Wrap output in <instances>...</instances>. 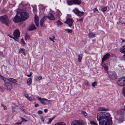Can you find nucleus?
Instances as JSON below:
<instances>
[{
  "label": "nucleus",
  "mask_w": 125,
  "mask_h": 125,
  "mask_svg": "<svg viewBox=\"0 0 125 125\" xmlns=\"http://www.w3.org/2000/svg\"><path fill=\"white\" fill-rule=\"evenodd\" d=\"M108 113L100 112L97 115V120L99 121V125H112V118Z\"/></svg>",
  "instance_id": "obj_1"
},
{
  "label": "nucleus",
  "mask_w": 125,
  "mask_h": 125,
  "mask_svg": "<svg viewBox=\"0 0 125 125\" xmlns=\"http://www.w3.org/2000/svg\"><path fill=\"white\" fill-rule=\"evenodd\" d=\"M6 85L7 88L9 90H10L11 87L12 86L10 84L8 83L6 84Z\"/></svg>",
  "instance_id": "obj_26"
},
{
  "label": "nucleus",
  "mask_w": 125,
  "mask_h": 125,
  "mask_svg": "<svg viewBox=\"0 0 125 125\" xmlns=\"http://www.w3.org/2000/svg\"><path fill=\"white\" fill-rule=\"evenodd\" d=\"M84 84L85 85L88 87L90 86V84L87 81H84Z\"/></svg>",
  "instance_id": "obj_31"
},
{
  "label": "nucleus",
  "mask_w": 125,
  "mask_h": 125,
  "mask_svg": "<svg viewBox=\"0 0 125 125\" xmlns=\"http://www.w3.org/2000/svg\"><path fill=\"white\" fill-rule=\"evenodd\" d=\"M89 36L91 38H94L95 36V34L91 32L89 33Z\"/></svg>",
  "instance_id": "obj_23"
},
{
  "label": "nucleus",
  "mask_w": 125,
  "mask_h": 125,
  "mask_svg": "<svg viewBox=\"0 0 125 125\" xmlns=\"http://www.w3.org/2000/svg\"><path fill=\"white\" fill-rule=\"evenodd\" d=\"M90 123L92 125H97L96 123L93 121H90Z\"/></svg>",
  "instance_id": "obj_34"
},
{
  "label": "nucleus",
  "mask_w": 125,
  "mask_h": 125,
  "mask_svg": "<svg viewBox=\"0 0 125 125\" xmlns=\"http://www.w3.org/2000/svg\"><path fill=\"white\" fill-rule=\"evenodd\" d=\"M98 111H107L108 110V109L106 108L105 107H99L97 109Z\"/></svg>",
  "instance_id": "obj_18"
},
{
  "label": "nucleus",
  "mask_w": 125,
  "mask_h": 125,
  "mask_svg": "<svg viewBox=\"0 0 125 125\" xmlns=\"http://www.w3.org/2000/svg\"><path fill=\"white\" fill-rule=\"evenodd\" d=\"M48 111V109H45L44 110V112L45 113L47 112Z\"/></svg>",
  "instance_id": "obj_52"
},
{
  "label": "nucleus",
  "mask_w": 125,
  "mask_h": 125,
  "mask_svg": "<svg viewBox=\"0 0 125 125\" xmlns=\"http://www.w3.org/2000/svg\"><path fill=\"white\" fill-rule=\"evenodd\" d=\"M71 125H82V123L79 121L75 120L72 122Z\"/></svg>",
  "instance_id": "obj_12"
},
{
  "label": "nucleus",
  "mask_w": 125,
  "mask_h": 125,
  "mask_svg": "<svg viewBox=\"0 0 125 125\" xmlns=\"http://www.w3.org/2000/svg\"><path fill=\"white\" fill-rule=\"evenodd\" d=\"M83 20V18H82L80 19L79 21L81 22H82Z\"/></svg>",
  "instance_id": "obj_49"
},
{
  "label": "nucleus",
  "mask_w": 125,
  "mask_h": 125,
  "mask_svg": "<svg viewBox=\"0 0 125 125\" xmlns=\"http://www.w3.org/2000/svg\"><path fill=\"white\" fill-rule=\"evenodd\" d=\"M36 27H35L34 25L32 24H31L29 27L28 30L29 31H32L33 30L36 29Z\"/></svg>",
  "instance_id": "obj_16"
},
{
  "label": "nucleus",
  "mask_w": 125,
  "mask_h": 125,
  "mask_svg": "<svg viewBox=\"0 0 125 125\" xmlns=\"http://www.w3.org/2000/svg\"><path fill=\"white\" fill-rule=\"evenodd\" d=\"M49 39H50V40L51 41H53V40L52 39V38L51 37H49Z\"/></svg>",
  "instance_id": "obj_55"
},
{
  "label": "nucleus",
  "mask_w": 125,
  "mask_h": 125,
  "mask_svg": "<svg viewBox=\"0 0 125 125\" xmlns=\"http://www.w3.org/2000/svg\"><path fill=\"white\" fill-rule=\"evenodd\" d=\"M110 15H111L112 14V13L110 12Z\"/></svg>",
  "instance_id": "obj_64"
},
{
  "label": "nucleus",
  "mask_w": 125,
  "mask_h": 125,
  "mask_svg": "<svg viewBox=\"0 0 125 125\" xmlns=\"http://www.w3.org/2000/svg\"><path fill=\"white\" fill-rule=\"evenodd\" d=\"M55 38V36L54 35L52 36V38L53 39H54Z\"/></svg>",
  "instance_id": "obj_61"
},
{
  "label": "nucleus",
  "mask_w": 125,
  "mask_h": 125,
  "mask_svg": "<svg viewBox=\"0 0 125 125\" xmlns=\"http://www.w3.org/2000/svg\"><path fill=\"white\" fill-rule=\"evenodd\" d=\"M67 3L69 5L73 4H80L81 3V0H67Z\"/></svg>",
  "instance_id": "obj_3"
},
{
  "label": "nucleus",
  "mask_w": 125,
  "mask_h": 125,
  "mask_svg": "<svg viewBox=\"0 0 125 125\" xmlns=\"http://www.w3.org/2000/svg\"><path fill=\"white\" fill-rule=\"evenodd\" d=\"M20 32L18 29H16L13 31V34L14 37L16 38H18L20 37Z\"/></svg>",
  "instance_id": "obj_9"
},
{
  "label": "nucleus",
  "mask_w": 125,
  "mask_h": 125,
  "mask_svg": "<svg viewBox=\"0 0 125 125\" xmlns=\"http://www.w3.org/2000/svg\"><path fill=\"white\" fill-rule=\"evenodd\" d=\"M55 118V117L53 116L51 118L49 119V121L47 122V123L48 124H50Z\"/></svg>",
  "instance_id": "obj_28"
},
{
  "label": "nucleus",
  "mask_w": 125,
  "mask_h": 125,
  "mask_svg": "<svg viewBox=\"0 0 125 125\" xmlns=\"http://www.w3.org/2000/svg\"><path fill=\"white\" fill-rule=\"evenodd\" d=\"M73 11L74 12L77 16H81L83 14V12H81L79 11V10L77 8H75L74 9Z\"/></svg>",
  "instance_id": "obj_6"
},
{
  "label": "nucleus",
  "mask_w": 125,
  "mask_h": 125,
  "mask_svg": "<svg viewBox=\"0 0 125 125\" xmlns=\"http://www.w3.org/2000/svg\"><path fill=\"white\" fill-rule=\"evenodd\" d=\"M124 120V119H121V121L120 122L121 123V122H122Z\"/></svg>",
  "instance_id": "obj_60"
},
{
  "label": "nucleus",
  "mask_w": 125,
  "mask_h": 125,
  "mask_svg": "<svg viewBox=\"0 0 125 125\" xmlns=\"http://www.w3.org/2000/svg\"><path fill=\"white\" fill-rule=\"evenodd\" d=\"M0 91L1 92H2L3 91V89L2 88L0 87Z\"/></svg>",
  "instance_id": "obj_57"
},
{
  "label": "nucleus",
  "mask_w": 125,
  "mask_h": 125,
  "mask_svg": "<svg viewBox=\"0 0 125 125\" xmlns=\"http://www.w3.org/2000/svg\"><path fill=\"white\" fill-rule=\"evenodd\" d=\"M39 106V105L38 104H36L34 105V106L35 107H37V106Z\"/></svg>",
  "instance_id": "obj_50"
},
{
  "label": "nucleus",
  "mask_w": 125,
  "mask_h": 125,
  "mask_svg": "<svg viewBox=\"0 0 125 125\" xmlns=\"http://www.w3.org/2000/svg\"><path fill=\"white\" fill-rule=\"evenodd\" d=\"M42 79V77L41 76H39L37 77V78L36 79V80H40Z\"/></svg>",
  "instance_id": "obj_39"
},
{
  "label": "nucleus",
  "mask_w": 125,
  "mask_h": 125,
  "mask_svg": "<svg viewBox=\"0 0 125 125\" xmlns=\"http://www.w3.org/2000/svg\"><path fill=\"white\" fill-rule=\"evenodd\" d=\"M93 11L94 12L97 11V12H98V11L97 8H94L93 9Z\"/></svg>",
  "instance_id": "obj_43"
},
{
  "label": "nucleus",
  "mask_w": 125,
  "mask_h": 125,
  "mask_svg": "<svg viewBox=\"0 0 125 125\" xmlns=\"http://www.w3.org/2000/svg\"><path fill=\"white\" fill-rule=\"evenodd\" d=\"M19 14L21 15V19L23 21H25L29 17V13L24 11L20 12Z\"/></svg>",
  "instance_id": "obj_4"
},
{
  "label": "nucleus",
  "mask_w": 125,
  "mask_h": 125,
  "mask_svg": "<svg viewBox=\"0 0 125 125\" xmlns=\"http://www.w3.org/2000/svg\"><path fill=\"white\" fill-rule=\"evenodd\" d=\"M26 75L28 77H31V76L30 74L27 75Z\"/></svg>",
  "instance_id": "obj_53"
},
{
  "label": "nucleus",
  "mask_w": 125,
  "mask_h": 125,
  "mask_svg": "<svg viewBox=\"0 0 125 125\" xmlns=\"http://www.w3.org/2000/svg\"><path fill=\"white\" fill-rule=\"evenodd\" d=\"M120 51L122 53H125V44L121 47Z\"/></svg>",
  "instance_id": "obj_20"
},
{
  "label": "nucleus",
  "mask_w": 125,
  "mask_h": 125,
  "mask_svg": "<svg viewBox=\"0 0 125 125\" xmlns=\"http://www.w3.org/2000/svg\"><path fill=\"white\" fill-rule=\"evenodd\" d=\"M111 78H112L113 79H116V77L115 75L114 76L113 75H112L111 76Z\"/></svg>",
  "instance_id": "obj_42"
},
{
  "label": "nucleus",
  "mask_w": 125,
  "mask_h": 125,
  "mask_svg": "<svg viewBox=\"0 0 125 125\" xmlns=\"http://www.w3.org/2000/svg\"><path fill=\"white\" fill-rule=\"evenodd\" d=\"M107 6L106 7H105L103 8H102V11L103 12H104L107 9Z\"/></svg>",
  "instance_id": "obj_37"
},
{
  "label": "nucleus",
  "mask_w": 125,
  "mask_h": 125,
  "mask_svg": "<svg viewBox=\"0 0 125 125\" xmlns=\"http://www.w3.org/2000/svg\"><path fill=\"white\" fill-rule=\"evenodd\" d=\"M18 38H15V37H13V39L14 40L17 42H18V39H17Z\"/></svg>",
  "instance_id": "obj_48"
},
{
  "label": "nucleus",
  "mask_w": 125,
  "mask_h": 125,
  "mask_svg": "<svg viewBox=\"0 0 125 125\" xmlns=\"http://www.w3.org/2000/svg\"><path fill=\"white\" fill-rule=\"evenodd\" d=\"M30 39V36L27 34H26V35L25 37V40L26 41L28 40H29Z\"/></svg>",
  "instance_id": "obj_32"
},
{
  "label": "nucleus",
  "mask_w": 125,
  "mask_h": 125,
  "mask_svg": "<svg viewBox=\"0 0 125 125\" xmlns=\"http://www.w3.org/2000/svg\"><path fill=\"white\" fill-rule=\"evenodd\" d=\"M9 81L13 83H15L17 82L16 80L13 78H9Z\"/></svg>",
  "instance_id": "obj_24"
},
{
  "label": "nucleus",
  "mask_w": 125,
  "mask_h": 125,
  "mask_svg": "<svg viewBox=\"0 0 125 125\" xmlns=\"http://www.w3.org/2000/svg\"><path fill=\"white\" fill-rule=\"evenodd\" d=\"M27 99L29 100V101H32L33 99H32V98L31 97H28Z\"/></svg>",
  "instance_id": "obj_36"
},
{
  "label": "nucleus",
  "mask_w": 125,
  "mask_h": 125,
  "mask_svg": "<svg viewBox=\"0 0 125 125\" xmlns=\"http://www.w3.org/2000/svg\"><path fill=\"white\" fill-rule=\"evenodd\" d=\"M54 125H66V124L63 122H60L56 123Z\"/></svg>",
  "instance_id": "obj_25"
},
{
  "label": "nucleus",
  "mask_w": 125,
  "mask_h": 125,
  "mask_svg": "<svg viewBox=\"0 0 125 125\" xmlns=\"http://www.w3.org/2000/svg\"><path fill=\"white\" fill-rule=\"evenodd\" d=\"M82 113L84 115V116H86L87 115V113L85 112H82Z\"/></svg>",
  "instance_id": "obj_44"
},
{
  "label": "nucleus",
  "mask_w": 125,
  "mask_h": 125,
  "mask_svg": "<svg viewBox=\"0 0 125 125\" xmlns=\"http://www.w3.org/2000/svg\"><path fill=\"white\" fill-rule=\"evenodd\" d=\"M0 21L7 26L10 22V20L8 18V16L5 15L0 16Z\"/></svg>",
  "instance_id": "obj_2"
},
{
  "label": "nucleus",
  "mask_w": 125,
  "mask_h": 125,
  "mask_svg": "<svg viewBox=\"0 0 125 125\" xmlns=\"http://www.w3.org/2000/svg\"><path fill=\"white\" fill-rule=\"evenodd\" d=\"M37 98L38 100H39L40 101V102L42 104L44 105H45L46 104V103L45 102H43L44 101H46L48 102H49L50 101L49 100H48L44 98L42 99L40 97H38Z\"/></svg>",
  "instance_id": "obj_11"
},
{
  "label": "nucleus",
  "mask_w": 125,
  "mask_h": 125,
  "mask_svg": "<svg viewBox=\"0 0 125 125\" xmlns=\"http://www.w3.org/2000/svg\"><path fill=\"white\" fill-rule=\"evenodd\" d=\"M32 83L31 79L30 78H29L27 81V83L28 85H30Z\"/></svg>",
  "instance_id": "obj_27"
},
{
  "label": "nucleus",
  "mask_w": 125,
  "mask_h": 125,
  "mask_svg": "<svg viewBox=\"0 0 125 125\" xmlns=\"http://www.w3.org/2000/svg\"><path fill=\"white\" fill-rule=\"evenodd\" d=\"M47 18L50 20H53L55 19L53 15L51 13H50L47 16Z\"/></svg>",
  "instance_id": "obj_15"
},
{
  "label": "nucleus",
  "mask_w": 125,
  "mask_h": 125,
  "mask_svg": "<svg viewBox=\"0 0 125 125\" xmlns=\"http://www.w3.org/2000/svg\"><path fill=\"white\" fill-rule=\"evenodd\" d=\"M38 21V17L37 15H35L34 17V22L36 26L37 27L39 26Z\"/></svg>",
  "instance_id": "obj_14"
},
{
  "label": "nucleus",
  "mask_w": 125,
  "mask_h": 125,
  "mask_svg": "<svg viewBox=\"0 0 125 125\" xmlns=\"http://www.w3.org/2000/svg\"><path fill=\"white\" fill-rule=\"evenodd\" d=\"M0 78L3 80L5 82H6V81L7 80V79L1 75H0Z\"/></svg>",
  "instance_id": "obj_29"
},
{
  "label": "nucleus",
  "mask_w": 125,
  "mask_h": 125,
  "mask_svg": "<svg viewBox=\"0 0 125 125\" xmlns=\"http://www.w3.org/2000/svg\"><path fill=\"white\" fill-rule=\"evenodd\" d=\"M21 118L22 119V121L21 122V123H22V122L23 121L26 122L27 121V120H25L24 118H22V117H21Z\"/></svg>",
  "instance_id": "obj_40"
},
{
  "label": "nucleus",
  "mask_w": 125,
  "mask_h": 125,
  "mask_svg": "<svg viewBox=\"0 0 125 125\" xmlns=\"http://www.w3.org/2000/svg\"><path fill=\"white\" fill-rule=\"evenodd\" d=\"M124 53V54L123 55V57H124V59L125 60V53Z\"/></svg>",
  "instance_id": "obj_59"
},
{
  "label": "nucleus",
  "mask_w": 125,
  "mask_h": 125,
  "mask_svg": "<svg viewBox=\"0 0 125 125\" xmlns=\"http://www.w3.org/2000/svg\"><path fill=\"white\" fill-rule=\"evenodd\" d=\"M8 35L9 36L10 38H11L13 39L14 37L12 36H11L10 34H8Z\"/></svg>",
  "instance_id": "obj_51"
},
{
  "label": "nucleus",
  "mask_w": 125,
  "mask_h": 125,
  "mask_svg": "<svg viewBox=\"0 0 125 125\" xmlns=\"http://www.w3.org/2000/svg\"><path fill=\"white\" fill-rule=\"evenodd\" d=\"M117 82L120 86H122L125 85V77L120 78L117 81Z\"/></svg>",
  "instance_id": "obj_5"
},
{
  "label": "nucleus",
  "mask_w": 125,
  "mask_h": 125,
  "mask_svg": "<svg viewBox=\"0 0 125 125\" xmlns=\"http://www.w3.org/2000/svg\"><path fill=\"white\" fill-rule=\"evenodd\" d=\"M110 54L109 53H106L103 56L102 58V62H103L104 61L110 58Z\"/></svg>",
  "instance_id": "obj_10"
},
{
  "label": "nucleus",
  "mask_w": 125,
  "mask_h": 125,
  "mask_svg": "<svg viewBox=\"0 0 125 125\" xmlns=\"http://www.w3.org/2000/svg\"><path fill=\"white\" fill-rule=\"evenodd\" d=\"M124 109H121L119 111H118L117 112V113L119 115H122L124 113Z\"/></svg>",
  "instance_id": "obj_22"
},
{
  "label": "nucleus",
  "mask_w": 125,
  "mask_h": 125,
  "mask_svg": "<svg viewBox=\"0 0 125 125\" xmlns=\"http://www.w3.org/2000/svg\"><path fill=\"white\" fill-rule=\"evenodd\" d=\"M83 54L81 53L78 55V60L79 62H81Z\"/></svg>",
  "instance_id": "obj_21"
},
{
  "label": "nucleus",
  "mask_w": 125,
  "mask_h": 125,
  "mask_svg": "<svg viewBox=\"0 0 125 125\" xmlns=\"http://www.w3.org/2000/svg\"><path fill=\"white\" fill-rule=\"evenodd\" d=\"M19 52L21 53L24 55H25V50L23 48H20L19 50Z\"/></svg>",
  "instance_id": "obj_17"
},
{
  "label": "nucleus",
  "mask_w": 125,
  "mask_h": 125,
  "mask_svg": "<svg viewBox=\"0 0 125 125\" xmlns=\"http://www.w3.org/2000/svg\"><path fill=\"white\" fill-rule=\"evenodd\" d=\"M101 65L102 67V68L104 69L105 70L107 71L108 70V67L107 66H106L105 64L103 63V62H102V61H101Z\"/></svg>",
  "instance_id": "obj_19"
},
{
  "label": "nucleus",
  "mask_w": 125,
  "mask_h": 125,
  "mask_svg": "<svg viewBox=\"0 0 125 125\" xmlns=\"http://www.w3.org/2000/svg\"><path fill=\"white\" fill-rule=\"evenodd\" d=\"M1 105L3 107V109L4 110H6L7 109V107H6L5 106L3 105V104H1Z\"/></svg>",
  "instance_id": "obj_41"
},
{
  "label": "nucleus",
  "mask_w": 125,
  "mask_h": 125,
  "mask_svg": "<svg viewBox=\"0 0 125 125\" xmlns=\"http://www.w3.org/2000/svg\"><path fill=\"white\" fill-rule=\"evenodd\" d=\"M32 72H31L29 74L31 75V76L32 75Z\"/></svg>",
  "instance_id": "obj_56"
},
{
  "label": "nucleus",
  "mask_w": 125,
  "mask_h": 125,
  "mask_svg": "<svg viewBox=\"0 0 125 125\" xmlns=\"http://www.w3.org/2000/svg\"><path fill=\"white\" fill-rule=\"evenodd\" d=\"M20 109L22 111H23L24 112H25V109L23 108H20Z\"/></svg>",
  "instance_id": "obj_45"
},
{
  "label": "nucleus",
  "mask_w": 125,
  "mask_h": 125,
  "mask_svg": "<svg viewBox=\"0 0 125 125\" xmlns=\"http://www.w3.org/2000/svg\"><path fill=\"white\" fill-rule=\"evenodd\" d=\"M122 40V42H124L125 41L122 38H121L120 39Z\"/></svg>",
  "instance_id": "obj_54"
},
{
  "label": "nucleus",
  "mask_w": 125,
  "mask_h": 125,
  "mask_svg": "<svg viewBox=\"0 0 125 125\" xmlns=\"http://www.w3.org/2000/svg\"><path fill=\"white\" fill-rule=\"evenodd\" d=\"M38 113L39 114H42V111L41 110H39L38 112Z\"/></svg>",
  "instance_id": "obj_47"
},
{
  "label": "nucleus",
  "mask_w": 125,
  "mask_h": 125,
  "mask_svg": "<svg viewBox=\"0 0 125 125\" xmlns=\"http://www.w3.org/2000/svg\"><path fill=\"white\" fill-rule=\"evenodd\" d=\"M21 44H23V45H24L25 44V42H24L23 39H21Z\"/></svg>",
  "instance_id": "obj_38"
},
{
  "label": "nucleus",
  "mask_w": 125,
  "mask_h": 125,
  "mask_svg": "<svg viewBox=\"0 0 125 125\" xmlns=\"http://www.w3.org/2000/svg\"><path fill=\"white\" fill-rule=\"evenodd\" d=\"M65 30L68 33H70L72 32V30L71 29H65Z\"/></svg>",
  "instance_id": "obj_30"
},
{
  "label": "nucleus",
  "mask_w": 125,
  "mask_h": 125,
  "mask_svg": "<svg viewBox=\"0 0 125 125\" xmlns=\"http://www.w3.org/2000/svg\"><path fill=\"white\" fill-rule=\"evenodd\" d=\"M56 23L57 24V25L58 26H60L62 25V23L60 21H57L56 22Z\"/></svg>",
  "instance_id": "obj_33"
},
{
  "label": "nucleus",
  "mask_w": 125,
  "mask_h": 125,
  "mask_svg": "<svg viewBox=\"0 0 125 125\" xmlns=\"http://www.w3.org/2000/svg\"><path fill=\"white\" fill-rule=\"evenodd\" d=\"M74 21L72 19L68 18L66 21H65L64 23L67 24L70 27H72L73 25V23Z\"/></svg>",
  "instance_id": "obj_7"
},
{
  "label": "nucleus",
  "mask_w": 125,
  "mask_h": 125,
  "mask_svg": "<svg viewBox=\"0 0 125 125\" xmlns=\"http://www.w3.org/2000/svg\"><path fill=\"white\" fill-rule=\"evenodd\" d=\"M97 83L96 82H94L92 83V85L93 87H94L97 85Z\"/></svg>",
  "instance_id": "obj_35"
},
{
  "label": "nucleus",
  "mask_w": 125,
  "mask_h": 125,
  "mask_svg": "<svg viewBox=\"0 0 125 125\" xmlns=\"http://www.w3.org/2000/svg\"><path fill=\"white\" fill-rule=\"evenodd\" d=\"M21 122H17L15 123V124L16 125H18L19 124H21Z\"/></svg>",
  "instance_id": "obj_46"
},
{
  "label": "nucleus",
  "mask_w": 125,
  "mask_h": 125,
  "mask_svg": "<svg viewBox=\"0 0 125 125\" xmlns=\"http://www.w3.org/2000/svg\"><path fill=\"white\" fill-rule=\"evenodd\" d=\"M27 95H28V94H27V95H25V97H26V98H28V97H29L28 96H27Z\"/></svg>",
  "instance_id": "obj_58"
},
{
  "label": "nucleus",
  "mask_w": 125,
  "mask_h": 125,
  "mask_svg": "<svg viewBox=\"0 0 125 125\" xmlns=\"http://www.w3.org/2000/svg\"><path fill=\"white\" fill-rule=\"evenodd\" d=\"M124 110L125 111V105L124 106Z\"/></svg>",
  "instance_id": "obj_63"
},
{
  "label": "nucleus",
  "mask_w": 125,
  "mask_h": 125,
  "mask_svg": "<svg viewBox=\"0 0 125 125\" xmlns=\"http://www.w3.org/2000/svg\"><path fill=\"white\" fill-rule=\"evenodd\" d=\"M13 21L16 23H18L20 21L21 22H23L22 20L21 19V18H20L19 16H18L16 15L14 18L13 20Z\"/></svg>",
  "instance_id": "obj_8"
},
{
  "label": "nucleus",
  "mask_w": 125,
  "mask_h": 125,
  "mask_svg": "<svg viewBox=\"0 0 125 125\" xmlns=\"http://www.w3.org/2000/svg\"><path fill=\"white\" fill-rule=\"evenodd\" d=\"M47 16H44L42 19L41 20L40 22V25L41 26H43V22L45 21L47 19Z\"/></svg>",
  "instance_id": "obj_13"
},
{
  "label": "nucleus",
  "mask_w": 125,
  "mask_h": 125,
  "mask_svg": "<svg viewBox=\"0 0 125 125\" xmlns=\"http://www.w3.org/2000/svg\"><path fill=\"white\" fill-rule=\"evenodd\" d=\"M44 119L43 118H42V121L43 122H44Z\"/></svg>",
  "instance_id": "obj_62"
}]
</instances>
